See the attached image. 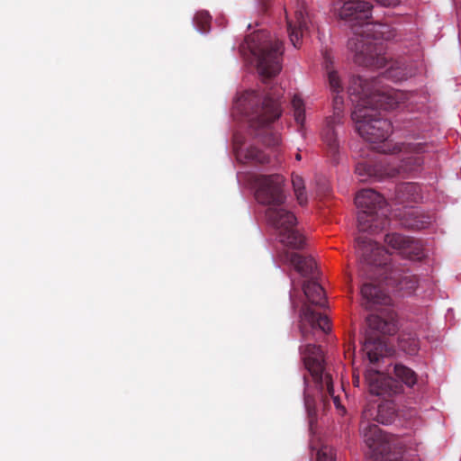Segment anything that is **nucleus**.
<instances>
[{
  "label": "nucleus",
  "mask_w": 461,
  "mask_h": 461,
  "mask_svg": "<svg viewBox=\"0 0 461 461\" xmlns=\"http://www.w3.org/2000/svg\"><path fill=\"white\" fill-rule=\"evenodd\" d=\"M388 95H380L379 98L372 103L362 100L355 105L352 112V120L358 134L369 142L385 140L391 131V123L381 118L378 109L393 107Z\"/></svg>",
  "instance_id": "1"
},
{
  "label": "nucleus",
  "mask_w": 461,
  "mask_h": 461,
  "mask_svg": "<svg viewBox=\"0 0 461 461\" xmlns=\"http://www.w3.org/2000/svg\"><path fill=\"white\" fill-rule=\"evenodd\" d=\"M392 37L389 26L366 23L356 30L355 36L349 39L348 46L354 52L356 63L381 68L387 64V59L380 53L377 44L372 43L370 40H390Z\"/></svg>",
  "instance_id": "2"
},
{
  "label": "nucleus",
  "mask_w": 461,
  "mask_h": 461,
  "mask_svg": "<svg viewBox=\"0 0 461 461\" xmlns=\"http://www.w3.org/2000/svg\"><path fill=\"white\" fill-rule=\"evenodd\" d=\"M248 47L257 59L259 75L265 78L276 76L281 71L283 43L265 32L252 35Z\"/></svg>",
  "instance_id": "3"
},
{
  "label": "nucleus",
  "mask_w": 461,
  "mask_h": 461,
  "mask_svg": "<svg viewBox=\"0 0 461 461\" xmlns=\"http://www.w3.org/2000/svg\"><path fill=\"white\" fill-rule=\"evenodd\" d=\"M301 354L306 369L319 386L323 406L328 405L330 397L335 406L338 409L340 408L339 397L334 395L332 379L329 374L323 373V357L321 348L316 345L307 344L301 348Z\"/></svg>",
  "instance_id": "4"
},
{
  "label": "nucleus",
  "mask_w": 461,
  "mask_h": 461,
  "mask_svg": "<svg viewBox=\"0 0 461 461\" xmlns=\"http://www.w3.org/2000/svg\"><path fill=\"white\" fill-rule=\"evenodd\" d=\"M255 197L257 201L271 207H279L287 200V185L283 176L278 174L261 175L255 179Z\"/></svg>",
  "instance_id": "5"
},
{
  "label": "nucleus",
  "mask_w": 461,
  "mask_h": 461,
  "mask_svg": "<svg viewBox=\"0 0 461 461\" xmlns=\"http://www.w3.org/2000/svg\"><path fill=\"white\" fill-rule=\"evenodd\" d=\"M355 203L360 212L357 215L360 231H369L375 220L374 214L385 205V201L378 193L372 189L359 192L355 198Z\"/></svg>",
  "instance_id": "6"
},
{
  "label": "nucleus",
  "mask_w": 461,
  "mask_h": 461,
  "mask_svg": "<svg viewBox=\"0 0 461 461\" xmlns=\"http://www.w3.org/2000/svg\"><path fill=\"white\" fill-rule=\"evenodd\" d=\"M384 243L403 258L415 260L423 257L421 244L410 237L399 233H390L384 237Z\"/></svg>",
  "instance_id": "7"
},
{
  "label": "nucleus",
  "mask_w": 461,
  "mask_h": 461,
  "mask_svg": "<svg viewBox=\"0 0 461 461\" xmlns=\"http://www.w3.org/2000/svg\"><path fill=\"white\" fill-rule=\"evenodd\" d=\"M369 392L376 396H395L403 393V387L396 380L384 375L369 371L366 375Z\"/></svg>",
  "instance_id": "8"
},
{
  "label": "nucleus",
  "mask_w": 461,
  "mask_h": 461,
  "mask_svg": "<svg viewBox=\"0 0 461 461\" xmlns=\"http://www.w3.org/2000/svg\"><path fill=\"white\" fill-rule=\"evenodd\" d=\"M300 330L303 338H307L309 331L307 325L312 329H320L323 332L327 333L330 331V321L327 315L318 313L313 311L311 306L304 303L300 311Z\"/></svg>",
  "instance_id": "9"
},
{
  "label": "nucleus",
  "mask_w": 461,
  "mask_h": 461,
  "mask_svg": "<svg viewBox=\"0 0 461 461\" xmlns=\"http://www.w3.org/2000/svg\"><path fill=\"white\" fill-rule=\"evenodd\" d=\"M348 93L350 95L358 96L357 100H353V102H357V104L360 103L362 100L372 103L378 99L380 95H386L384 92H380L377 88L376 82H366L359 77L351 78L348 86Z\"/></svg>",
  "instance_id": "10"
},
{
  "label": "nucleus",
  "mask_w": 461,
  "mask_h": 461,
  "mask_svg": "<svg viewBox=\"0 0 461 461\" xmlns=\"http://www.w3.org/2000/svg\"><path fill=\"white\" fill-rule=\"evenodd\" d=\"M343 100L340 96L334 97V113L333 116L327 120V128L323 133V140L329 148L330 151L336 154L339 149V141L337 134L334 131V125L341 123L343 117Z\"/></svg>",
  "instance_id": "11"
},
{
  "label": "nucleus",
  "mask_w": 461,
  "mask_h": 461,
  "mask_svg": "<svg viewBox=\"0 0 461 461\" xmlns=\"http://www.w3.org/2000/svg\"><path fill=\"white\" fill-rule=\"evenodd\" d=\"M372 5L361 0H349L343 4L339 10V16L348 21H366L371 17Z\"/></svg>",
  "instance_id": "12"
},
{
  "label": "nucleus",
  "mask_w": 461,
  "mask_h": 461,
  "mask_svg": "<svg viewBox=\"0 0 461 461\" xmlns=\"http://www.w3.org/2000/svg\"><path fill=\"white\" fill-rule=\"evenodd\" d=\"M289 39L295 48L301 45V40L308 29V17L303 5L298 6L294 13V19L286 16Z\"/></svg>",
  "instance_id": "13"
},
{
  "label": "nucleus",
  "mask_w": 461,
  "mask_h": 461,
  "mask_svg": "<svg viewBox=\"0 0 461 461\" xmlns=\"http://www.w3.org/2000/svg\"><path fill=\"white\" fill-rule=\"evenodd\" d=\"M357 242L359 253L366 263L376 266L385 264L387 251L381 248L376 242L367 240L365 237H358Z\"/></svg>",
  "instance_id": "14"
},
{
  "label": "nucleus",
  "mask_w": 461,
  "mask_h": 461,
  "mask_svg": "<svg viewBox=\"0 0 461 461\" xmlns=\"http://www.w3.org/2000/svg\"><path fill=\"white\" fill-rule=\"evenodd\" d=\"M281 114L277 100L265 98L262 105L258 107L251 118L253 125L263 127L273 122Z\"/></svg>",
  "instance_id": "15"
},
{
  "label": "nucleus",
  "mask_w": 461,
  "mask_h": 461,
  "mask_svg": "<svg viewBox=\"0 0 461 461\" xmlns=\"http://www.w3.org/2000/svg\"><path fill=\"white\" fill-rule=\"evenodd\" d=\"M266 217L268 223L277 230L278 235L281 234L283 228L287 227L288 229L296 225L294 214L284 205L268 208L266 212Z\"/></svg>",
  "instance_id": "16"
},
{
  "label": "nucleus",
  "mask_w": 461,
  "mask_h": 461,
  "mask_svg": "<svg viewBox=\"0 0 461 461\" xmlns=\"http://www.w3.org/2000/svg\"><path fill=\"white\" fill-rule=\"evenodd\" d=\"M284 260L289 263L302 276H313L317 268L316 262L312 256L298 253H286Z\"/></svg>",
  "instance_id": "17"
},
{
  "label": "nucleus",
  "mask_w": 461,
  "mask_h": 461,
  "mask_svg": "<svg viewBox=\"0 0 461 461\" xmlns=\"http://www.w3.org/2000/svg\"><path fill=\"white\" fill-rule=\"evenodd\" d=\"M360 429L364 441L367 447L375 451L378 450L382 442L381 430L378 426L368 421H362Z\"/></svg>",
  "instance_id": "18"
},
{
  "label": "nucleus",
  "mask_w": 461,
  "mask_h": 461,
  "mask_svg": "<svg viewBox=\"0 0 461 461\" xmlns=\"http://www.w3.org/2000/svg\"><path fill=\"white\" fill-rule=\"evenodd\" d=\"M303 290L311 304L320 307L326 306L327 299L321 285L314 281H307L303 284Z\"/></svg>",
  "instance_id": "19"
},
{
  "label": "nucleus",
  "mask_w": 461,
  "mask_h": 461,
  "mask_svg": "<svg viewBox=\"0 0 461 461\" xmlns=\"http://www.w3.org/2000/svg\"><path fill=\"white\" fill-rule=\"evenodd\" d=\"M281 234L278 235L280 241L292 249H301L304 247L305 238L296 229V225L292 228L285 227L282 229Z\"/></svg>",
  "instance_id": "20"
},
{
  "label": "nucleus",
  "mask_w": 461,
  "mask_h": 461,
  "mask_svg": "<svg viewBox=\"0 0 461 461\" xmlns=\"http://www.w3.org/2000/svg\"><path fill=\"white\" fill-rule=\"evenodd\" d=\"M368 322L373 329L385 335H393L397 330L396 323L393 321H385L376 315L370 316Z\"/></svg>",
  "instance_id": "21"
},
{
  "label": "nucleus",
  "mask_w": 461,
  "mask_h": 461,
  "mask_svg": "<svg viewBox=\"0 0 461 461\" xmlns=\"http://www.w3.org/2000/svg\"><path fill=\"white\" fill-rule=\"evenodd\" d=\"M361 294L367 303H385L386 295L376 286L370 284H365L361 288Z\"/></svg>",
  "instance_id": "22"
},
{
  "label": "nucleus",
  "mask_w": 461,
  "mask_h": 461,
  "mask_svg": "<svg viewBox=\"0 0 461 461\" xmlns=\"http://www.w3.org/2000/svg\"><path fill=\"white\" fill-rule=\"evenodd\" d=\"M396 418V411L393 402H385L379 404L376 420L382 424H391Z\"/></svg>",
  "instance_id": "23"
},
{
  "label": "nucleus",
  "mask_w": 461,
  "mask_h": 461,
  "mask_svg": "<svg viewBox=\"0 0 461 461\" xmlns=\"http://www.w3.org/2000/svg\"><path fill=\"white\" fill-rule=\"evenodd\" d=\"M384 345L381 340L374 341L370 338L366 339L363 349L368 357L370 362H377L384 354Z\"/></svg>",
  "instance_id": "24"
},
{
  "label": "nucleus",
  "mask_w": 461,
  "mask_h": 461,
  "mask_svg": "<svg viewBox=\"0 0 461 461\" xmlns=\"http://www.w3.org/2000/svg\"><path fill=\"white\" fill-rule=\"evenodd\" d=\"M394 375L397 379L401 380L408 387H412L417 383L415 372L402 364L394 366Z\"/></svg>",
  "instance_id": "25"
},
{
  "label": "nucleus",
  "mask_w": 461,
  "mask_h": 461,
  "mask_svg": "<svg viewBox=\"0 0 461 461\" xmlns=\"http://www.w3.org/2000/svg\"><path fill=\"white\" fill-rule=\"evenodd\" d=\"M245 157L248 159L259 164H266L269 162V157L255 147L249 148L246 151Z\"/></svg>",
  "instance_id": "26"
},
{
  "label": "nucleus",
  "mask_w": 461,
  "mask_h": 461,
  "mask_svg": "<svg viewBox=\"0 0 461 461\" xmlns=\"http://www.w3.org/2000/svg\"><path fill=\"white\" fill-rule=\"evenodd\" d=\"M292 105L294 108V119L300 125H303L304 122V104L303 100L297 96L294 95L292 100Z\"/></svg>",
  "instance_id": "27"
},
{
  "label": "nucleus",
  "mask_w": 461,
  "mask_h": 461,
  "mask_svg": "<svg viewBox=\"0 0 461 461\" xmlns=\"http://www.w3.org/2000/svg\"><path fill=\"white\" fill-rule=\"evenodd\" d=\"M335 450L328 445L321 446L316 454V461H335Z\"/></svg>",
  "instance_id": "28"
},
{
  "label": "nucleus",
  "mask_w": 461,
  "mask_h": 461,
  "mask_svg": "<svg viewBox=\"0 0 461 461\" xmlns=\"http://www.w3.org/2000/svg\"><path fill=\"white\" fill-rule=\"evenodd\" d=\"M399 346L407 354L413 355L419 349V341L415 338L409 339L402 338L399 341Z\"/></svg>",
  "instance_id": "29"
},
{
  "label": "nucleus",
  "mask_w": 461,
  "mask_h": 461,
  "mask_svg": "<svg viewBox=\"0 0 461 461\" xmlns=\"http://www.w3.org/2000/svg\"><path fill=\"white\" fill-rule=\"evenodd\" d=\"M195 22L202 32L209 31L211 18L207 13H198L195 15Z\"/></svg>",
  "instance_id": "30"
},
{
  "label": "nucleus",
  "mask_w": 461,
  "mask_h": 461,
  "mask_svg": "<svg viewBox=\"0 0 461 461\" xmlns=\"http://www.w3.org/2000/svg\"><path fill=\"white\" fill-rule=\"evenodd\" d=\"M386 75L388 77H391L396 81L404 80L408 77V74L404 72V70L401 68H393L391 67L386 70Z\"/></svg>",
  "instance_id": "31"
},
{
  "label": "nucleus",
  "mask_w": 461,
  "mask_h": 461,
  "mask_svg": "<svg viewBox=\"0 0 461 461\" xmlns=\"http://www.w3.org/2000/svg\"><path fill=\"white\" fill-rule=\"evenodd\" d=\"M328 79H329L330 88L334 92L339 93L340 90L342 89V87L340 85V79H339L337 72L334 70H330L328 72Z\"/></svg>",
  "instance_id": "32"
},
{
  "label": "nucleus",
  "mask_w": 461,
  "mask_h": 461,
  "mask_svg": "<svg viewBox=\"0 0 461 461\" xmlns=\"http://www.w3.org/2000/svg\"><path fill=\"white\" fill-rule=\"evenodd\" d=\"M280 136L276 133H270L269 135H267L263 140V142L267 146H276L280 143Z\"/></svg>",
  "instance_id": "33"
},
{
  "label": "nucleus",
  "mask_w": 461,
  "mask_h": 461,
  "mask_svg": "<svg viewBox=\"0 0 461 461\" xmlns=\"http://www.w3.org/2000/svg\"><path fill=\"white\" fill-rule=\"evenodd\" d=\"M292 183L294 192L305 189L303 179L299 176H294L292 179Z\"/></svg>",
  "instance_id": "34"
},
{
  "label": "nucleus",
  "mask_w": 461,
  "mask_h": 461,
  "mask_svg": "<svg viewBox=\"0 0 461 461\" xmlns=\"http://www.w3.org/2000/svg\"><path fill=\"white\" fill-rule=\"evenodd\" d=\"M406 150H409L410 152H413L415 154H420L424 150V146L420 143L414 144V145H408L405 147Z\"/></svg>",
  "instance_id": "35"
},
{
  "label": "nucleus",
  "mask_w": 461,
  "mask_h": 461,
  "mask_svg": "<svg viewBox=\"0 0 461 461\" xmlns=\"http://www.w3.org/2000/svg\"><path fill=\"white\" fill-rule=\"evenodd\" d=\"M295 194V196H296V199L298 201V203L301 204V205H304L307 203V195H306V193H305V189L304 190H300L298 192H294Z\"/></svg>",
  "instance_id": "36"
},
{
  "label": "nucleus",
  "mask_w": 461,
  "mask_h": 461,
  "mask_svg": "<svg viewBox=\"0 0 461 461\" xmlns=\"http://www.w3.org/2000/svg\"><path fill=\"white\" fill-rule=\"evenodd\" d=\"M377 2L384 6H395L400 3V0H377Z\"/></svg>",
  "instance_id": "37"
},
{
  "label": "nucleus",
  "mask_w": 461,
  "mask_h": 461,
  "mask_svg": "<svg viewBox=\"0 0 461 461\" xmlns=\"http://www.w3.org/2000/svg\"><path fill=\"white\" fill-rule=\"evenodd\" d=\"M305 405L308 409H312L315 407L314 400L308 394L304 396Z\"/></svg>",
  "instance_id": "38"
},
{
  "label": "nucleus",
  "mask_w": 461,
  "mask_h": 461,
  "mask_svg": "<svg viewBox=\"0 0 461 461\" xmlns=\"http://www.w3.org/2000/svg\"><path fill=\"white\" fill-rule=\"evenodd\" d=\"M401 171V169H398V168H393L392 169L390 172H387L386 174L389 176H395L397 174H399Z\"/></svg>",
  "instance_id": "39"
},
{
  "label": "nucleus",
  "mask_w": 461,
  "mask_h": 461,
  "mask_svg": "<svg viewBox=\"0 0 461 461\" xmlns=\"http://www.w3.org/2000/svg\"><path fill=\"white\" fill-rule=\"evenodd\" d=\"M353 384L354 385L356 386H358L359 385V377L357 375H354V378H353Z\"/></svg>",
  "instance_id": "40"
},
{
  "label": "nucleus",
  "mask_w": 461,
  "mask_h": 461,
  "mask_svg": "<svg viewBox=\"0 0 461 461\" xmlns=\"http://www.w3.org/2000/svg\"><path fill=\"white\" fill-rule=\"evenodd\" d=\"M414 163L415 165L420 166L421 164V159L417 157L414 158Z\"/></svg>",
  "instance_id": "41"
},
{
  "label": "nucleus",
  "mask_w": 461,
  "mask_h": 461,
  "mask_svg": "<svg viewBox=\"0 0 461 461\" xmlns=\"http://www.w3.org/2000/svg\"><path fill=\"white\" fill-rule=\"evenodd\" d=\"M362 169H364V167H363L362 165H358V166L357 167V168H356V172H357V173L361 174V173H360V170H362Z\"/></svg>",
  "instance_id": "42"
},
{
  "label": "nucleus",
  "mask_w": 461,
  "mask_h": 461,
  "mask_svg": "<svg viewBox=\"0 0 461 461\" xmlns=\"http://www.w3.org/2000/svg\"><path fill=\"white\" fill-rule=\"evenodd\" d=\"M412 169H413V167H407V166H406L405 167H402V171H411V170H412Z\"/></svg>",
  "instance_id": "43"
},
{
  "label": "nucleus",
  "mask_w": 461,
  "mask_h": 461,
  "mask_svg": "<svg viewBox=\"0 0 461 461\" xmlns=\"http://www.w3.org/2000/svg\"><path fill=\"white\" fill-rule=\"evenodd\" d=\"M295 158H296V160H301V158H301V154H300V153H297V154L295 155Z\"/></svg>",
  "instance_id": "44"
},
{
  "label": "nucleus",
  "mask_w": 461,
  "mask_h": 461,
  "mask_svg": "<svg viewBox=\"0 0 461 461\" xmlns=\"http://www.w3.org/2000/svg\"><path fill=\"white\" fill-rule=\"evenodd\" d=\"M248 95H255V92H254V91H251L250 93H248Z\"/></svg>",
  "instance_id": "45"
}]
</instances>
